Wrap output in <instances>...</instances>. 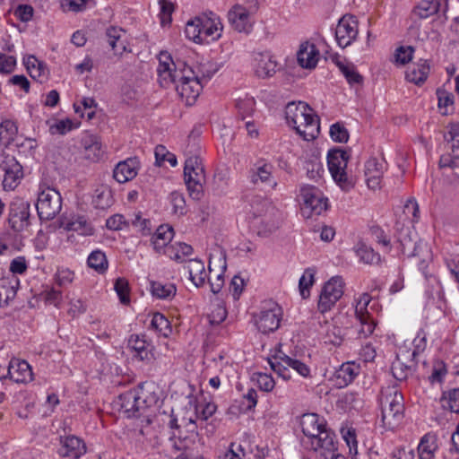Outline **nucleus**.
<instances>
[{
  "mask_svg": "<svg viewBox=\"0 0 459 459\" xmlns=\"http://www.w3.org/2000/svg\"><path fill=\"white\" fill-rule=\"evenodd\" d=\"M349 159L348 152L341 148L332 149L327 154V165L333 180L346 191L353 186L345 170Z\"/></svg>",
  "mask_w": 459,
  "mask_h": 459,
  "instance_id": "6",
  "label": "nucleus"
},
{
  "mask_svg": "<svg viewBox=\"0 0 459 459\" xmlns=\"http://www.w3.org/2000/svg\"><path fill=\"white\" fill-rule=\"evenodd\" d=\"M299 196L302 201L301 213L305 218L320 215L328 207L327 198L323 195L318 188L313 186H302Z\"/></svg>",
  "mask_w": 459,
  "mask_h": 459,
  "instance_id": "8",
  "label": "nucleus"
},
{
  "mask_svg": "<svg viewBox=\"0 0 459 459\" xmlns=\"http://www.w3.org/2000/svg\"><path fill=\"white\" fill-rule=\"evenodd\" d=\"M380 403L382 409V421L388 429L395 428L403 418V396L395 388L386 387L381 392Z\"/></svg>",
  "mask_w": 459,
  "mask_h": 459,
  "instance_id": "3",
  "label": "nucleus"
},
{
  "mask_svg": "<svg viewBox=\"0 0 459 459\" xmlns=\"http://www.w3.org/2000/svg\"><path fill=\"white\" fill-rule=\"evenodd\" d=\"M61 446L58 453L61 456L79 459L86 453L84 441L75 436H67L60 438Z\"/></svg>",
  "mask_w": 459,
  "mask_h": 459,
  "instance_id": "19",
  "label": "nucleus"
},
{
  "mask_svg": "<svg viewBox=\"0 0 459 459\" xmlns=\"http://www.w3.org/2000/svg\"><path fill=\"white\" fill-rule=\"evenodd\" d=\"M217 67L211 62L200 63L196 66V77L201 83L207 82L212 76L217 72Z\"/></svg>",
  "mask_w": 459,
  "mask_h": 459,
  "instance_id": "55",
  "label": "nucleus"
},
{
  "mask_svg": "<svg viewBox=\"0 0 459 459\" xmlns=\"http://www.w3.org/2000/svg\"><path fill=\"white\" fill-rule=\"evenodd\" d=\"M158 389L153 383H143L134 389L144 412L147 409L157 405L160 400Z\"/></svg>",
  "mask_w": 459,
  "mask_h": 459,
  "instance_id": "26",
  "label": "nucleus"
},
{
  "mask_svg": "<svg viewBox=\"0 0 459 459\" xmlns=\"http://www.w3.org/2000/svg\"><path fill=\"white\" fill-rule=\"evenodd\" d=\"M359 33L358 21L352 15H343L335 28V39L338 45L344 48L350 46Z\"/></svg>",
  "mask_w": 459,
  "mask_h": 459,
  "instance_id": "14",
  "label": "nucleus"
},
{
  "mask_svg": "<svg viewBox=\"0 0 459 459\" xmlns=\"http://www.w3.org/2000/svg\"><path fill=\"white\" fill-rule=\"evenodd\" d=\"M30 204L18 200L10 205L8 222L14 231L21 232L30 225Z\"/></svg>",
  "mask_w": 459,
  "mask_h": 459,
  "instance_id": "15",
  "label": "nucleus"
},
{
  "mask_svg": "<svg viewBox=\"0 0 459 459\" xmlns=\"http://www.w3.org/2000/svg\"><path fill=\"white\" fill-rule=\"evenodd\" d=\"M437 435L434 433L425 434L418 446L420 459H434L437 450Z\"/></svg>",
  "mask_w": 459,
  "mask_h": 459,
  "instance_id": "32",
  "label": "nucleus"
},
{
  "mask_svg": "<svg viewBox=\"0 0 459 459\" xmlns=\"http://www.w3.org/2000/svg\"><path fill=\"white\" fill-rule=\"evenodd\" d=\"M82 145L83 148V156L86 160L92 162L99 161L104 155L100 137L96 134H86L82 138Z\"/></svg>",
  "mask_w": 459,
  "mask_h": 459,
  "instance_id": "23",
  "label": "nucleus"
},
{
  "mask_svg": "<svg viewBox=\"0 0 459 459\" xmlns=\"http://www.w3.org/2000/svg\"><path fill=\"white\" fill-rule=\"evenodd\" d=\"M337 301L338 299L321 291L317 302V310L324 315L330 311L335 306Z\"/></svg>",
  "mask_w": 459,
  "mask_h": 459,
  "instance_id": "62",
  "label": "nucleus"
},
{
  "mask_svg": "<svg viewBox=\"0 0 459 459\" xmlns=\"http://www.w3.org/2000/svg\"><path fill=\"white\" fill-rule=\"evenodd\" d=\"M440 404L444 410L459 415V387L443 392Z\"/></svg>",
  "mask_w": 459,
  "mask_h": 459,
  "instance_id": "42",
  "label": "nucleus"
},
{
  "mask_svg": "<svg viewBox=\"0 0 459 459\" xmlns=\"http://www.w3.org/2000/svg\"><path fill=\"white\" fill-rule=\"evenodd\" d=\"M256 10V3L248 6L236 4L228 13L229 22L235 30L248 34L253 28L252 15Z\"/></svg>",
  "mask_w": 459,
  "mask_h": 459,
  "instance_id": "10",
  "label": "nucleus"
},
{
  "mask_svg": "<svg viewBox=\"0 0 459 459\" xmlns=\"http://www.w3.org/2000/svg\"><path fill=\"white\" fill-rule=\"evenodd\" d=\"M186 264L184 268L186 269L192 282L198 288L204 286L207 277L204 262L198 259H188Z\"/></svg>",
  "mask_w": 459,
  "mask_h": 459,
  "instance_id": "30",
  "label": "nucleus"
},
{
  "mask_svg": "<svg viewBox=\"0 0 459 459\" xmlns=\"http://www.w3.org/2000/svg\"><path fill=\"white\" fill-rule=\"evenodd\" d=\"M169 199L174 214L181 216L186 213V200L182 193L174 191L169 195Z\"/></svg>",
  "mask_w": 459,
  "mask_h": 459,
  "instance_id": "56",
  "label": "nucleus"
},
{
  "mask_svg": "<svg viewBox=\"0 0 459 459\" xmlns=\"http://www.w3.org/2000/svg\"><path fill=\"white\" fill-rule=\"evenodd\" d=\"M157 68L158 81L162 88H168L173 83L195 80L196 69L187 66L185 62H174L171 56L165 51L159 55Z\"/></svg>",
  "mask_w": 459,
  "mask_h": 459,
  "instance_id": "2",
  "label": "nucleus"
},
{
  "mask_svg": "<svg viewBox=\"0 0 459 459\" xmlns=\"http://www.w3.org/2000/svg\"><path fill=\"white\" fill-rule=\"evenodd\" d=\"M89 267L95 270L98 273H104L108 268V262L104 252L97 249L92 251L87 259Z\"/></svg>",
  "mask_w": 459,
  "mask_h": 459,
  "instance_id": "45",
  "label": "nucleus"
},
{
  "mask_svg": "<svg viewBox=\"0 0 459 459\" xmlns=\"http://www.w3.org/2000/svg\"><path fill=\"white\" fill-rule=\"evenodd\" d=\"M174 84L176 85L177 91L187 106H191L195 102L203 89V83L197 79L183 82H177Z\"/></svg>",
  "mask_w": 459,
  "mask_h": 459,
  "instance_id": "27",
  "label": "nucleus"
},
{
  "mask_svg": "<svg viewBox=\"0 0 459 459\" xmlns=\"http://www.w3.org/2000/svg\"><path fill=\"white\" fill-rule=\"evenodd\" d=\"M18 126L12 120H4L0 124V142L3 145L8 146L16 137Z\"/></svg>",
  "mask_w": 459,
  "mask_h": 459,
  "instance_id": "49",
  "label": "nucleus"
},
{
  "mask_svg": "<svg viewBox=\"0 0 459 459\" xmlns=\"http://www.w3.org/2000/svg\"><path fill=\"white\" fill-rule=\"evenodd\" d=\"M64 228L68 231H77L83 236L91 235L93 230L84 216H73L66 222H63Z\"/></svg>",
  "mask_w": 459,
  "mask_h": 459,
  "instance_id": "38",
  "label": "nucleus"
},
{
  "mask_svg": "<svg viewBox=\"0 0 459 459\" xmlns=\"http://www.w3.org/2000/svg\"><path fill=\"white\" fill-rule=\"evenodd\" d=\"M269 364L271 368L284 380H289L291 377L289 368H291L304 377L310 375V369L307 364L286 355L280 350L276 351L272 359H269Z\"/></svg>",
  "mask_w": 459,
  "mask_h": 459,
  "instance_id": "9",
  "label": "nucleus"
},
{
  "mask_svg": "<svg viewBox=\"0 0 459 459\" xmlns=\"http://www.w3.org/2000/svg\"><path fill=\"white\" fill-rule=\"evenodd\" d=\"M370 301L371 297L368 293H363L355 307V318L359 324L358 334L362 338L371 335L377 325L375 319L368 311Z\"/></svg>",
  "mask_w": 459,
  "mask_h": 459,
  "instance_id": "12",
  "label": "nucleus"
},
{
  "mask_svg": "<svg viewBox=\"0 0 459 459\" xmlns=\"http://www.w3.org/2000/svg\"><path fill=\"white\" fill-rule=\"evenodd\" d=\"M250 212L254 218L265 216L267 213L274 212V207L271 203L263 197L255 196L250 203Z\"/></svg>",
  "mask_w": 459,
  "mask_h": 459,
  "instance_id": "44",
  "label": "nucleus"
},
{
  "mask_svg": "<svg viewBox=\"0 0 459 459\" xmlns=\"http://www.w3.org/2000/svg\"><path fill=\"white\" fill-rule=\"evenodd\" d=\"M315 270L307 268L305 270L303 275L299 281V289L300 295L303 299H307L310 295L309 289L314 284Z\"/></svg>",
  "mask_w": 459,
  "mask_h": 459,
  "instance_id": "53",
  "label": "nucleus"
},
{
  "mask_svg": "<svg viewBox=\"0 0 459 459\" xmlns=\"http://www.w3.org/2000/svg\"><path fill=\"white\" fill-rule=\"evenodd\" d=\"M204 169L201 160L197 156L187 158L185 161L184 179L189 195L194 200H200L204 195Z\"/></svg>",
  "mask_w": 459,
  "mask_h": 459,
  "instance_id": "4",
  "label": "nucleus"
},
{
  "mask_svg": "<svg viewBox=\"0 0 459 459\" xmlns=\"http://www.w3.org/2000/svg\"><path fill=\"white\" fill-rule=\"evenodd\" d=\"M330 136L337 143H346L349 140L348 130L341 123H335L331 126Z\"/></svg>",
  "mask_w": 459,
  "mask_h": 459,
  "instance_id": "60",
  "label": "nucleus"
},
{
  "mask_svg": "<svg viewBox=\"0 0 459 459\" xmlns=\"http://www.w3.org/2000/svg\"><path fill=\"white\" fill-rule=\"evenodd\" d=\"M287 124L306 141L315 139L319 134V118L305 102H290L285 108Z\"/></svg>",
  "mask_w": 459,
  "mask_h": 459,
  "instance_id": "1",
  "label": "nucleus"
},
{
  "mask_svg": "<svg viewBox=\"0 0 459 459\" xmlns=\"http://www.w3.org/2000/svg\"><path fill=\"white\" fill-rule=\"evenodd\" d=\"M115 290L119 297L121 303L128 304L130 301L129 298V284L128 281L125 278H117L115 282Z\"/></svg>",
  "mask_w": 459,
  "mask_h": 459,
  "instance_id": "59",
  "label": "nucleus"
},
{
  "mask_svg": "<svg viewBox=\"0 0 459 459\" xmlns=\"http://www.w3.org/2000/svg\"><path fill=\"white\" fill-rule=\"evenodd\" d=\"M315 436V437H310L308 440H303L306 447L319 451L325 459H337L339 457L336 436L333 431L325 426Z\"/></svg>",
  "mask_w": 459,
  "mask_h": 459,
  "instance_id": "7",
  "label": "nucleus"
},
{
  "mask_svg": "<svg viewBox=\"0 0 459 459\" xmlns=\"http://www.w3.org/2000/svg\"><path fill=\"white\" fill-rule=\"evenodd\" d=\"M34 9L30 4H19L13 11L14 16L22 22H28L33 17Z\"/></svg>",
  "mask_w": 459,
  "mask_h": 459,
  "instance_id": "63",
  "label": "nucleus"
},
{
  "mask_svg": "<svg viewBox=\"0 0 459 459\" xmlns=\"http://www.w3.org/2000/svg\"><path fill=\"white\" fill-rule=\"evenodd\" d=\"M139 169V160L136 157L129 158L124 161H120L115 167L113 178L118 183H126L134 179Z\"/></svg>",
  "mask_w": 459,
  "mask_h": 459,
  "instance_id": "24",
  "label": "nucleus"
},
{
  "mask_svg": "<svg viewBox=\"0 0 459 459\" xmlns=\"http://www.w3.org/2000/svg\"><path fill=\"white\" fill-rule=\"evenodd\" d=\"M273 166L264 160L256 161L250 169L249 178L253 184L270 182Z\"/></svg>",
  "mask_w": 459,
  "mask_h": 459,
  "instance_id": "31",
  "label": "nucleus"
},
{
  "mask_svg": "<svg viewBox=\"0 0 459 459\" xmlns=\"http://www.w3.org/2000/svg\"><path fill=\"white\" fill-rule=\"evenodd\" d=\"M193 253V247L186 243L177 242L165 249V254L178 263H186V256Z\"/></svg>",
  "mask_w": 459,
  "mask_h": 459,
  "instance_id": "40",
  "label": "nucleus"
},
{
  "mask_svg": "<svg viewBox=\"0 0 459 459\" xmlns=\"http://www.w3.org/2000/svg\"><path fill=\"white\" fill-rule=\"evenodd\" d=\"M173 238V228L169 225H160L152 237V244L156 251L167 248Z\"/></svg>",
  "mask_w": 459,
  "mask_h": 459,
  "instance_id": "34",
  "label": "nucleus"
},
{
  "mask_svg": "<svg viewBox=\"0 0 459 459\" xmlns=\"http://www.w3.org/2000/svg\"><path fill=\"white\" fill-rule=\"evenodd\" d=\"M429 66L426 60H420V63L408 68L406 71V79L415 84L423 83L429 75Z\"/></svg>",
  "mask_w": 459,
  "mask_h": 459,
  "instance_id": "36",
  "label": "nucleus"
},
{
  "mask_svg": "<svg viewBox=\"0 0 459 459\" xmlns=\"http://www.w3.org/2000/svg\"><path fill=\"white\" fill-rule=\"evenodd\" d=\"M200 20H202L201 30L204 41H207L208 38L216 39L221 36V28H220L221 22L219 21L216 22L207 16H202Z\"/></svg>",
  "mask_w": 459,
  "mask_h": 459,
  "instance_id": "43",
  "label": "nucleus"
},
{
  "mask_svg": "<svg viewBox=\"0 0 459 459\" xmlns=\"http://www.w3.org/2000/svg\"><path fill=\"white\" fill-rule=\"evenodd\" d=\"M105 40L115 55L121 56L123 53L130 51L127 49L126 31L120 27H108L105 31Z\"/></svg>",
  "mask_w": 459,
  "mask_h": 459,
  "instance_id": "22",
  "label": "nucleus"
},
{
  "mask_svg": "<svg viewBox=\"0 0 459 459\" xmlns=\"http://www.w3.org/2000/svg\"><path fill=\"white\" fill-rule=\"evenodd\" d=\"M444 138L446 142L452 143V152L455 158L459 159V124H450Z\"/></svg>",
  "mask_w": 459,
  "mask_h": 459,
  "instance_id": "54",
  "label": "nucleus"
},
{
  "mask_svg": "<svg viewBox=\"0 0 459 459\" xmlns=\"http://www.w3.org/2000/svg\"><path fill=\"white\" fill-rule=\"evenodd\" d=\"M92 204L97 209H107L113 204L112 191L106 186H100L95 189Z\"/></svg>",
  "mask_w": 459,
  "mask_h": 459,
  "instance_id": "41",
  "label": "nucleus"
},
{
  "mask_svg": "<svg viewBox=\"0 0 459 459\" xmlns=\"http://www.w3.org/2000/svg\"><path fill=\"white\" fill-rule=\"evenodd\" d=\"M202 20L200 17H195V19L188 21L186 24L185 33L186 36L197 43L204 42V37L202 36L201 30Z\"/></svg>",
  "mask_w": 459,
  "mask_h": 459,
  "instance_id": "51",
  "label": "nucleus"
},
{
  "mask_svg": "<svg viewBox=\"0 0 459 459\" xmlns=\"http://www.w3.org/2000/svg\"><path fill=\"white\" fill-rule=\"evenodd\" d=\"M24 65L32 79L40 80L42 77L46 78L47 67L45 64L34 56H29L25 58Z\"/></svg>",
  "mask_w": 459,
  "mask_h": 459,
  "instance_id": "46",
  "label": "nucleus"
},
{
  "mask_svg": "<svg viewBox=\"0 0 459 459\" xmlns=\"http://www.w3.org/2000/svg\"><path fill=\"white\" fill-rule=\"evenodd\" d=\"M281 308L275 303L269 305L268 308L264 307L257 315L255 325L263 333H269L276 331L281 320Z\"/></svg>",
  "mask_w": 459,
  "mask_h": 459,
  "instance_id": "13",
  "label": "nucleus"
},
{
  "mask_svg": "<svg viewBox=\"0 0 459 459\" xmlns=\"http://www.w3.org/2000/svg\"><path fill=\"white\" fill-rule=\"evenodd\" d=\"M440 2L437 0H421L412 10V15L419 19H427L437 13Z\"/></svg>",
  "mask_w": 459,
  "mask_h": 459,
  "instance_id": "39",
  "label": "nucleus"
},
{
  "mask_svg": "<svg viewBox=\"0 0 459 459\" xmlns=\"http://www.w3.org/2000/svg\"><path fill=\"white\" fill-rule=\"evenodd\" d=\"M353 249L359 262L365 264H377L381 260L380 255L363 242L357 243Z\"/></svg>",
  "mask_w": 459,
  "mask_h": 459,
  "instance_id": "35",
  "label": "nucleus"
},
{
  "mask_svg": "<svg viewBox=\"0 0 459 459\" xmlns=\"http://www.w3.org/2000/svg\"><path fill=\"white\" fill-rule=\"evenodd\" d=\"M36 208L40 220L49 221L54 219L62 208L60 193L54 187L40 185Z\"/></svg>",
  "mask_w": 459,
  "mask_h": 459,
  "instance_id": "5",
  "label": "nucleus"
},
{
  "mask_svg": "<svg viewBox=\"0 0 459 459\" xmlns=\"http://www.w3.org/2000/svg\"><path fill=\"white\" fill-rule=\"evenodd\" d=\"M216 410L217 406L214 403H197L195 406L196 415L203 420H206L212 417Z\"/></svg>",
  "mask_w": 459,
  "mask_h": 459,
  "instance_id": "61",
  "label": "nucleus"
},
{
  "mask_svg": "<svg viewBox=\"0 0 459 459\" xmlns=\"http://www.w3.org/2000/svg\"><path fill=\"white\" fill-rule=\"evenodd\" d=\"M319 55V50L316 45L306 41L299 46V49L297 53V60L301 67L313 69L317 65Z\"/></svg>",
  "mask_w": 459,
  "mask_h": 459,
  "instance_id": "25",
  "label": "nucleus"
},
{
  "mask_svg": "<svg viewBox=\"0 0 459 459\" xmlns=\"http://www.w3.org/2000/svg\"><path fill=\"white\" fill-rule=\"evenodd\" d=\"M255 101L253 98L239 99L236 103L238 114L242 121L250 117L255 111Z\"/></svg>",
  "mask_w": 459,
  "mask_h": 459,
  "instance_id": "57",
  "label": "nucleus"
},
{
  "mask_svg": "<svg viewBox=\"0 0 459 459\" xmlns=\"http://www.w3.org/2000/svg\"><path fill=\"white\" fill-rule=\"evenodd\" d=\"M195 438H197V442L188 440L186 437H179L178 441L173 442V448L181 452L177 459H204L200 451L202 447L201 439L197 434H195Z\"/></svg>",
  "mask_w": 459,
  "mask_h": 459,
  "instance_id": "21",
  "label": "nucleus"
},
{
  "mask_svg": "<svg viewBox=\"0 0 459 459\" xmlns=\"http://www.w3.org/2000/svg\"><path fill=\"white\" fill-rule=\"evenodd\" d=\"M299 423L302 432L306 437L305 440L315 437L316 433H318L319 430L325 427L324 420L316 413L303 414Z\"/></svg>",
  "mask_w": 459,
  "mask_h": 459,
  "instance_id": "28",
  "label": "nucleus"
},
{
  "mask_svg": "<svg viewBox=\"0 0 459 459\" xmlns=\"http://www.w3.org/2000/svg\"><path fill=\"white\" fill-rule=\"evenodd\" d=\"M386 169V162L381 159L372 157L365 162L364 176L367 186L372 190L381 188L384 173Z\"/></svg>",
  "mask_w": 459,
  "mask_h": 459,
  "instance_id": "17",
  "label": "nucleus"
},
{
  "mask_svg": "<svg viewBox=\"0 0 459 459\" xmlns=\"http://www.w3.org/2000/svg\"><path fill=\"white\" fill-rule=\"evenodd\" d=\"M137 395V392L134 389L128 390L118 395L116 406L125 417H140L144 414Z\"/></svg>",
  "mask_w": 459,
  "mask_h": 459,
  "instance_id": "16",
  "label": "nucleus"
},
{
  "mask_svg": "<svg viewBox=\"0 0 459 459\" xmlns=\"http://www.w3.org/2000/svg\"><path fill=\"white\" fill-rule=\"evenodd\" d=\"M151 328L164 337H169L172 333L170 322L163 314L159 312L152 315Z\"/></svg>",
  "mask_w": 459,
  "mask_h": 459,
  "instance_id": "47",
  "label": "nucleus"
},
{
  "mask_svg": "<svg viewBox=\"0 0 459 459\" xmlns=\"http://www.w3.org/2000/svg\"><path fill=\"white\" fill-rule=\"evenodd\" d=\"M32 370L26 360L13 358L8 365L5 378L9 377L16 383H26L32 380Z\"/></svg>",
  "mask_w": 459,
  "mask_h": 459,
  "instance_id": "20",
  "label": "nucleus"
},
{
  "mask_svg": "<svg viewBox=\"0 0 459 459\" xmlns=\"http://www.w3.org/2000/svg\"><path fill=\"white\" fill-rule=\"evenodd\" d=\"M398 241L401 244L402 251L403 253L409 251L411 255H416L417 240L416 237H411V231L409 228L405 230H402L398 236Z\"/></svg>",
  "mask_w": 459,
  "mask_h": 459,
  "instance_id": "52",
  "label": "nucleus"
},
{
  "mask_svg": "<svg viewBox=\"0 0 459 459\" xmlns=\"http://www.w3.org/2000/svg\"><path fill=\"white\" fill-rule=\"evenodd\" d=\"M0 170L4 173L3 186L4 190H13L23 178V169L12 155H0Z\"/></svg>",
  "mask_w": 459,
  "mask_h": 459,
  "instance_id": "11",
  "label": "nucleus"
},
{
  "mask_svg": "<svg viewBox=\"0 0 459 459\" xmlns=\"http://www.w3.org/2000/svg\"><path fill=\"white\" fill-rule=\"evenodd\" d=\"M128 225L129 221H127L122 214H115L109 217L106 221L107 228L111 230H121Z\"/></svg>",
  "mask_w": 459,
  "mask_h": 459,
  "instance_id": "64",
  "label": "nucleus"
},
{
  "mask_svg": "<svg viewBox=\"0 0 459 459\" xmlns=\"http://www.w3.org/2000/svg\"><path fill=\"white\" fill-rule=\"evenodd\" d=\"M359 373V366L354 362L343 363L336 371V379L340 385H348Z\"/></svg>",
  "mask_w": 459,
  "mask_h": 459,
  "instance_id": "37",
  "label": "nucleus"
},
{
  "mask_svg": "<svg viewBox=\"0 0 459 459\" xmlns=\"http://www.w3.org/2000/svg\"><path fill=\"white\" fill-rule=\"evenodd\" d=\"M334 63L349 84H361L363 82V76L358 72L352 63L339 58H336Z\"/></svg>",
  "mask_w": 459,
  "mask_h": 459,
  "instance_id": "33",
  "label": "nucleus"
},
{
  "mask_svg": "<svg viewBox=\"0 0 459 459\" xmlns=\"http://www.w3.org/2000/svg\"><path fill=\"white\" fill-rule=\"evenodd\" d=\"M343 288L344 281L342 278L334 276L325 283L321 291L339 300L343 295Z\"/></svg>",
  "mask_w": 459,
  "mask_h": 459,
  "instance_id": "48",
  "label": "nucleus"
},
{
  "mask_svg": "<svg viewBox=\"0 0 459 459\" xmlns=\"http://www.w3.org/2000/svg\"><path fill=\"white\" fill-rule=\"evenodd\" d=\"M392 373L394 377L398 381L405 380L411 374V368L401 361L399 357L392 363Z\"/></svg>",
  "mask_w": 459,
  "mask_h": 459,
  "instance_id": "58",
  "label": "nucleus"
},
{
  "mask_svg": "<svg viewBox=\"0 0 459 459\" xmlns=\"http://www.w3.org/2000/svg\"><path fill=\"white\" fill-rule=\"evenodd\" d=\"M127 347L140 360L151 361L154 357L152 346L145 334H131L127 341Z\"/></svg>",
  "mask_w": 459,
  "mask_h": 459,
  "instance_id": "18",
  "label": "nucleus"
},
{
  "mask_svg": "<svg viewBox=\"0 0 459 459\" xmlns=\"http://www.w3.org/2000/svg\"><path fill=\"white\" fill-rule=\"evenodd\" d=\"M151 290L153 296L161 299L174 297L177 291L175 284L162 283L160 281H152Z\"/></svg>",
  "mask_w": 459,
  "mask_h": 459,
  "instance_id": "50",
  "label": "nucleus"
},
{
  "mask_svg": "<svg viewBox=\"0 0 459 459\" xmlns=\"http://www.w3.org/2000/svg\"><path fill=\"white\" fill-rule=\"evenodd\" d=\"M255 72L260 78L273 76L276 73L277 63L269 54L258 53L255 57Z\"/></svg>",
  "mask_w": 459,
  "mask_h": 459,
  "instance_id": "29",
  "label": "nucleus"
}]
</instances>
